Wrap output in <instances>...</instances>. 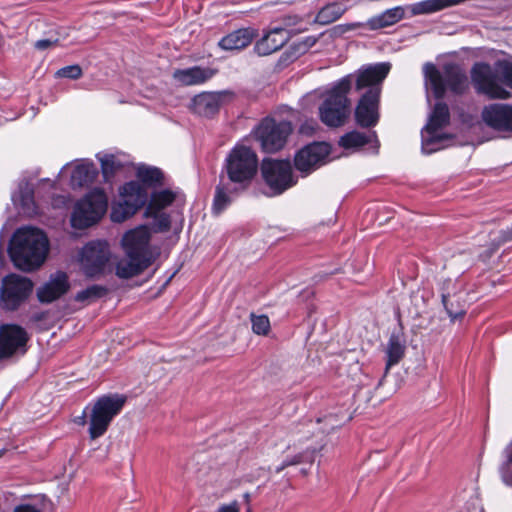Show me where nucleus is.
<instances>
[{"label": "nucleus", "instance_id": "obj_32", "mask_svg": "<svg viewBox=\"0 0 512 512\" xmlns=\"http://www.w3.org/2000/svg\"><path fill=\"white\" fill-rule=\"evenodd\" d=\"M405 345L401 341L400 337L398 335L392 334L389 338L388 345H387V360H386V367L385 372L387 373L389 369L398 364L401 359L405 355Z\"/></svg>", "mask_w": 512, "mask_h": 512}, {"label": "nucleus", "instance_id": "obj_47", "mask_svg": "<svg viewBox=\"0 0 512 512\" xmlns=\"http://www.w3.org/2000/svg\"><path fill=\"white\" fill-rule=\"evenodd\" d=\"M314 43H316V39H314L308 46L307 45H304L303 46V49L301 51V53H304L306 51V49L309 47V46H312Z\"/></svg>", "mask_w": 512, "mask_h": 512}, {"label": "nucleus", "instance_id": "obj_27", "mask_svg": "<svg viewBox=\"0 0 512 512\" xmlns=\"http://www.w3.org/2000/svg\"><path fill=\"white\" fill-rule=\"evenodd\" d=\"M245 191H234V186L226 180H221L215 187L212 210L215 214L222 213L232 202V197L239 196Z\"/></svg>", "mask_w": 512, "mask_h": 512}, {"label": "nucleus", "instance_id": "obj_31", "mask_svg": "<svg viewBox=\"0 0 512 512\" xmlns=\"http://www.w3.org/2000/svg\"><path fill=\"white\" fill-rule=\"evenodd\" d=\"M346 11L347 8L339 2L328 3L318 11L314 21L320 25H328L340 19Z\"/></svg>", "mask_w": 512, "mask_h": 512}, {"label": "nucleus", "instance_id": "obj_18", "mask_svg": "<svg viewBox=\"0 0 512 512\" xmlns=\"http://www.w3.org/2000/svg\"><path fill=\"white\" fill-rule=\"evenodd\" d=\"M389 71V63H377L359 69L355 74H352L355 90L361 91L363 89H376L378 91V96H381V84L387 77Z\"/></svg>", "mask_w": 512, "mask_h": 512}, {"label": "nucleus", "instance_id": "obj_25", "mask_svg": "<svg viewBox=\"0 0 512 512\" xmlns=\"http://www.w3.org/2000/svg\"><path fill=\"white\" fill-rule=\"evenodd\" d=\"M212 76V70L209 68H202L200 66H193L186 69H176L172 74L173 79L184 86L203 84Z\"/></svg>", "mask_w": 512, "mask_h": 512}, {"label": "nucleus", "instance_id": "obj_19", "mask_svg": "<svg viewBox=\"0 0 512 512\" xmlns=\"http://www.w3.org/2000/svg\"><path fill=\"white\" fill-rule=\"evenodd\" d=\"M482 121L487 127L497 132H512V105L492 103L484 106Z\"/></svg>", "mask_w": 512, "mask_h": 512}, {"label": "nucleus", "instance_id": "obj_36", "mask_svg": "<svg viewBox=\"0 0 512 512\" xmlns=\"http://www.w3.org/2000/svg\"><path fill=\"white\" fill-rule=\"evenodd\" d=\"M148 218L154 219L155 232H168L171 228L170 215L165 212H157L156 215H145Z\"/></svg>", "mask_w": 512, "mask_h": 512}, {"label": "nucleus", "instance_id": "obj_14", "mask_svg": "<svg viewBox=\"0 0 512 512\" xmlns=\"http://www.w3.org/2000/svg\"><path fill=\"white\" fill-rule=\"evenodd\" d=\"M28 332L18 324L0 325V360L27 352Z\"/></svg>", "mask_w": 512, "mask_h": 512}, {"label": "nucleus", "instance_id": "obj_11", "mask_svg": "<svg viewBox=\"0 0 512 512\" xmlns=\"http://www.w3.org/2000/svg\"><path fill=\"white\" fill-rule=\"evenodd\" d=\"M108 199L102 189H95L79 200L74 208L71 224L76 229L89 228L106 213Z\"/></svg>", "mask_w": 512, "mask_h": 512}, {"label": "nucleus", "instance_id": "obj_13", "mask_svg": "<svg viewBox=\"0 0 512 512\" xmlns=\"http://www.w3.org/2000/svg\"><path fill=\"white\" fill-rule=\"evenodd\" d=\"M330 153L329 143L314 141L296 151L293 166L303 177H306L325 165Z\"/></svg>", "mask_w": 512, "mask_h": 512}, {"label": "nucleus", "instance_id": "obj_2", "mask_svg": "<svg viewBox=\"0 0 512 512\" xmlns=\"http://www.w3.org/2000/svg\"><path fill=\"white\" fill-rule=\"evenodd\" d=\"M49 251L47 235L39 228L18 229L12 236L8 254L13 265L24 272L37 270Z\"/></svg>", "mask_w": 512, "mask_h": 512}, {"label": "nucleus", "instance_id": "obj_46", "mask_svg": "<svg viewBox=\"0 0 512 512\" xmlns=\"http://www.w3.org/2000/svg\"><path fill=\"white\" fill-rule=\"evenodd\" d=\"M286 468H287L286 462L283 461L279 466L276 467L275 472L277 474L281 473Z\"/></svg>", "mask_w": 512, "mask_h": 512}, {"label": "nucleus", "instance_id": "obj_5", "mask_svg": "<svg viewBox=\"0 0 512 512\" xmlns=\"http://www.w3.org/2000/svg\"><path fill=\"white\" fill-rule=\"evenodd\" d=\"M471 80L480 94L490 99L506 100L511 97L503 85L512 89V62L498 60L494 69L488 63H475L471 69Z\"/></svg>", "mask_w": 512, "mask_h": 512}, {"label": "nucleus", "instance_id": "obj_39", "mask_svg": "<svg viewBox=\"0 0 512 512\" xmlns=\"http://www.w3.org/2000/svg\"><path fill=\"white\" fill-rule=\"evenodd\" d=\"M506 242H502V237L501 235L499 234L497 236V238L493 239L491 242H490V245L489 247L483 252L480 254V257L483 259V260H486V259H489L491 258L495 252L500 248L501 245L505 244Z\"/></svg>", "mask_w": 512, "mask_h": 512}, {"label": "nucleus", "instance_id": "obj_42", "mask_svg": "<svg viewBox=\"0 0 512 512\" xmlns=\"http://www.w3.org/2000/svg\"><path fill=\"white\" fill-rule=\"evenodd\" d=\"M287 467L301 464L305 461L304 453H298L292 457H287L285 460Z\"/></svg>", "mask_w": 512, "mask_h": 512}, {"label": "nucleus", "instance_id": "obj_17", "mask_svg": "<svg viewBox=\"0 0 512 512\" xmlns=\"http://www.w3.org/2000/svg\"><path fill=\"white\" fill-rule=\"evenodd\" d=\"M450 118L451 115L448 105L441 100L437 101L434 104L428 122L424 127V130L429 134V137L423 140V149H426L432 144L452 138V135L447 133L435 134L438 130L449 125Z\"/></svg>", "mask_w": 512, "mask_h": 512}, {"label": "nucleus", "instance_id": "obj_28", "mask_svg": "<svg viewBox=\"0 0 512 512\" xmlns=\"http://www.w3.org/2000/svg\"><path fill=\"white\" fill-rule=\"evenodd\" d=\"M176 198V193L170 189L152 192L145 204L144 215H156L157 212H162L165 208L172 205Z\"/></svg>", "mask_w": 512, "mask_h": 512}, {"label": "nucleus", "instance_id": "obj_30", "mask_svg": "<svg viewBox=\"0 0 512 512\" xmlns=\"http://www.w3.org/2000/svg\"><path fill=\"white\" fill-rule=\"evenodd\" d=\"M372 138L377 140V134L375 131L366 134L358 130H352L341 136L339 145L346 150L361 148L369 144L372 141Z\"/></svg>", "mask_w": 512, "mask_h": 512}, {"label": "nucleus", "instance_id": "obj_24", "mask_svg": "<svg viewBox=\"0 0 512 512\" xmlns=\"http://www.w3.org/2000/svg\"><path fill=\"white\" fill-rule=\"evenodd\" d=\"M257 35L254 28H239L223 36L218 42V47L224 51H240L248 47Z\"/></svg>", "mask_w": 512, "mask_h": 512}, {"label": "nucleus", "instance_id": "obj_1", "mask_svg": "<svg viewBox=\"0 0 512 512\" xmlns=\"http://www.w3.org/2000/svg\"><path fill=\"white\" fill-rule=\"evenodd\" d=\"M137 181L126 182L121 188L122 202L113 204L110 218L121 223L135 215L148 200V188H159L165 185L164 172L156 167L141 165L136 170Z\"/></svg>", "mask_w": 512, "mask_h": 512}, {"label": "nucleus", "instance_id": "obj_3", "mask_svg": "<svg viewBox=\"0 0 512 512\" xmlns=\"http://www.w3.org/2000/svg\"><path fill=\"white\" fill-rule=\"evenodd\" d=\"M151 234L149 229L138 226L127 231L121 240L127 260H121L116 265V275L122 279H130L143 273L154 262L149 247Z\"/></svg>", "mask_w": 512, "mask_h": 512}, {"label": "nucleus", "instance_id": "obj_41", "mask_svg": "<svg viewBox=\"0 0 512 512\" xmlns=\"http://www.w3.org/2000/svg\"><path fill=\"white\" fill-rule=\"evenodd\" d=\"M299 22H301V18L298 16H285L283 18V24H284L283 28L292 30V27L297 25ZM300 31H301L300 29H297V30L293 29V32H300Z\"/></svg>", "mask_w": 512, "mask_h": 512}, {"label": "nucleus", "instance_id": "obj_22", "mask_svg": "<svg viewBox=\"0 0 512 512\" xmlns=\"http://www.w3.org/2000/svg\"><path fill=\"white\" fill-rule=\"evenodd\" d=\"M293 30L275 27L259 39L254 45V51L259 56H267L280 50L289 40Z\"/></svg>", "mask_w": 512, "mask_h": 512}, {"label": "nucleus", "instance_id": "obj_10", "mask_svg": "<svg viewBox=\"0 0 512 512\" xmlns=\"http://www.w3.org/2000/svg\"><path fill=\"white\" fill-rule=\"evenodd\" d=\"M260 172L264 184L269 189L267 195L270 197L282 195L298 182L289 159L264 158Z\"/></svg>", "mask_w": 512, "mask_h": 512}, {"label": "nucleus", "instance_id": "obj_20", "mask_svg": "<svg viewBox=\"0 0 512 512\" xmlns=\"http://www.w3.org/2000/svg\"><path fill=\"white\" fill-rule=\"evenodd\" d=\"M70 289L68 275L63 271H57L52 274L47 282L37 289V299L42 304H50L63 295Z\"/></svg>", "mask_w": 512, "mask_h": 512}, {"label": "nucleus", "instance_id": "obj_23", "mask_svg": "<svg viewBox=\"0 0 512 512\" xmlns=\"http://www.w3.org/2000/svg\"><path fill=\"white\" fill-rule=\"evenodd\" d=\"M440 293L442 304L451 319L461 318L466 314L464 304L460 301L461 297L456 291L455 282L448 278L440 283Z\"/></svg>", "mask_w": 512, "mask_h": 512}, {"label": "nucleus", "instance_id": "obj_43", "mask_svg": "<svg viewBox=\"0 0 512 512\" xmlns=\"http://www.w3.org/2000/svg\"><path fill=\"white\" fill-rule=\"evenodd\" d=\"M217 512H240L238 502L233 501L230 504L222 505Z\"/></svg>", "mask_w": 512, "mask_h": 512}, {"label": "nucleus", "instance_id": "obj_38", "mask_svg": "<svg viewBox=\"0 0 512 512\" xmlns=\"http://www.w3.org/2000/svg\"><path fill=\"white\" fill-rule=\"evenodd\" d=\"M366 24L364 22H352V23H345V24H339L335 25L331 28V36L333 37H341L342 35L359 29V28H365Z\"/></svg>", "mask_w": 512, "mask_h": 512}, {"label": "nucleus", "instance_id": "obj_29", "mask_svg": "<svg viewBox=\"0 0 512 512\" xmlns=\"http://www.w3.org/2000/svg\"><path fill=\"white\" fill-rule=\"evenodd\" d=\"M99 171L93 162H84L76 165L71 174V181L78 187L91 185L97 178Z\"/></svg>", "mask_w": 512, "mask_h": 512}, {"label": "nucleus", "instance_id": "obj_40", "mask_svg": "<svg viewBox=\"0 0 512 512\" xmlns=\"http://www.w3.org/2000/svg\"><path fill=\"white\" fill-rule=\"evenodd\" d=\"M59 44V38L51 36L47 39H40L35 42L34 47L38 50H45Z\"/></svg>", "mask_w": 512, "mask_h": 512}, {"label": "nucleus", "instance_id": "obj_12", "mask_svg": "<svg viewBox=\"0 0 512 512\" xmlns=\"http://www.w3.org/2000/svg\"><path fill=\"white\" fill-rule=\"evenodd\" d=\"M31 279L15 273L8 274L2 280L0 299L6 310L15 311L25 303L33 291Z\"/></svg>", "mask_w": 512, "mask_h": 512}, {"label": "nucleus", "instance_id": "obj_49", "mask_svg": "<svg viewBox=\"0 0 512 512\" xmlns=\"http://www.w3.org/2000/svg\"><path fill=\"white\" fill-rule=\"evenodd\" d=\"M4 450H0V457H2V455L4 454Z\"/></svg>", "mask_w": 512, "mask_h": 512}, {"label": "nucleus", "instance_id": "obj_34", "mask_svg": "<svg viewBox=\"0 0 512 512\" xmlns=\"http://www.w3.org/2000/svg\"><path fill=\"white\" fill-rule=\"evenodd\" d=\"M108 292L109 290L106 286L93 284L88 286L86 289L79 291L75 295V301L81 303H91L105 297Z\"/></svg>", "mask_w": 512, "mask_h": 512}, {"label": "nucleus", "instance_id": "obj_33", "mask_svg": "<svg viewBox=\"0 0 512 512\" xmlns=\"http://www.w3.org/2000/svg\"><path fill=\"white\" fill-rule=\"evenodd\" d=\"M101 172L104 180L109 182L117 172L124 168L123 163L113 154H107L100 159Z\"/></svg>", "mask_w": 512, "mask_h": 512}, {"label": "nucleus", "instance_id": "obj_35", "mask_svg": "<svg viewBox=\"0 0 512 512\" xmlns=\"http://www.w3.org/2000/svg\"><path fill=\"white\" fill-rule=\"evenodd\" d=\"M252 331L256 335L267 336L271 331L270 319L267 315L250 314Z\"/></svg>", "mask_w": 512, "mask_h": 512}, {"label": "nucleus", "instance_id": "obj_9", "mask_svg": "<svg viewBox=\"0 0 512 512\" xmlns=\"http://www.w3.org/2000/svg\"><path fill=\"white\" fill-rule=\"evenodd\" d=\"M126 396L118 393L106 394L94 402L89 422V437L92 440L102 437L108 430L113 419L121 413Z\"/></svg>", "mask_w": 512, "mask_h": 512}, {"label": "nucleus", "instance_id": "obj_26", "mask_svg": "<svg viewBox=\"0 0 512 512\" xmlns=\"http://www.w3.org/2000/svg\"><path fill=\"white\" fill-rule=\"evenodd\" d=\"M405 17V10L401 6H396L390 9H387L380 13L379 15H375L368 19L366 27L372 31L383 29L386 27H390L400 22Z\"/></svg>", "mask_w": 512, "mask_h": 512}, {"label": "nucleus", "instance_id": "obj_37", "mask_svg": "<svg viewBox=\"0 0 512 512\" xmlns=\"http://www.w3.org/2000/svg\"><path fill=\"white\" fill-rule=\"evenodd\" d=\"M83 75L82 68L78 64L68 65L60 68L56 72V76L59 78H68L72 80H77L81 78Z\"/></svg>", "mask_w": 512, "mask_h": 512}, {"label": "nucleus", "instance_id": "obj_16", "mask_svg": "<svg viewBox=\"0 0 512 512\" xmlns=\"http://www.w3.org/2000/svg\"><path fill=\"white\" fill-rule=\"evenodd\" d=\"M380 96L378 91L366 90L359 98L354 109V120L357 126L370 129L375 127L380 119Z\"/></svg>", "mask_w": 512, "mask_h": 512}, {"label": "nucleus", "instance_id": "obj_45", "mask_svg": "<svg viewBox=\"0 0 512 512\" xmlns=\"http://www.w3.org/2000/svg\"><path fill=\"white\" fill-rule=\"evenodd\" d=\"M499 234L502 237V242H506L507 243V242L512 241V223H511L510 227L501 230L499 232Z\"/></svg>", "mask_w": 512, "mask_h": 512}, {"label": "nucleus", "instance_id": "obj_8", "mask_svg": "<svg viewBox=\"0 0 512 512\" xmlns=\"http://www.w3.org/2000/svg\"><path fill=\"white\" fill-rule=\"evenodd\" d=\"M293 130L291 121H278L272 116H266L257 124L253 133L261 150L267 154H274L286 146Z\"/></svg>", "mask_w": 512, "mask_h": 512}, {"label": "nucleus", "instance_id": "obj_6", "mask_svg": "<svg viewBox=\"0 0 512 512\" xmlns=\"http://www.w3.org/2000/svg\"><path fill=\"white\" fill-rule=\"evenodd\" d=\"M353 86V75L348 74L336 81L319 107V117L328 127L343 126L351 114V100L348 97Z\"/></svg>", "mask_w": 512, "mask_h": 512}, {"label": "nucleus", "instance_id": "obj_7", "mask_svg": "<svg viewBox=\"0 0 512 512\" xmlns=\"http://www.w3.org/2000/svg\"><path fill=\"white\" fill-rule=\"evenodd\" d=\"M424 77L430 85L435 99L442 100L447 88L455 95H462L468 89V80L465 72L455 63L443 66V73L435 64L428 62L423 67Z\"/></svg>", "mask_w": 512, "mask_h": 512}, {"label": "nucleus", "instance_id": "obj_4", "mask_svg": "<svg viewBox=\"0 0 512 512\" xmlns=\"http://www.w3.org/2000/svg\"><path fill=\"white\" fill-rule=\"evenodd\" d=\"M256 152L245 145H235L227 154L220 173L221 180L234 186V191H247L258 172Z\"/></svg>", "mask_w": 512, "mask_h": 512}, {"label": "nucleus", "instance_id": "obj_15", "mask_svg": "<svg viewBox=\"0 0 512 512\" xmlns=\"http://www.w3.org/2000/svg\"><path fill=\"white\" fill-rule=\"evenodd\" d=\"M109 258V244L106 241L98 240L87 243L81 254V263L85 274L88 277L102 274Z\"/></svg>", "mask_w": 512, "mask_h": 512}, {"label": "nucleus", "instance_id": "obj_50", "mask_svg": "<svg viewBox=\"0 0 512 512\" xmlns=\"http://www.w3.org/2000/svg\"><path fill=\"white\" fill-rule=\"evenodd\" d=\"M247 500H249V494H245Z\"/></svg>", "mask_w": 512, "mask_h": 512}, {"label": "nucleus", "instance_id": "obj_44", "mask_svg": "<svg viewBox=\"0 0 512 512\" xmlns=\"http://www.w3.org/2000/svg\"><path fill=\"white\" fill-rule=\"evenodd\" d=\"M13 512H40V510L31 504H21L16 506Z\"/></svg>", "mask_w": 512, "mask_h": 512}, {"label": "nucleus", "instance_id": "obj_21", "mask_svg": "<svg viewBox=\"0 0 512 512\" xmlns=\"http://www.w3.org/2000/svg\"><path fill=\"white\" fill-rule=\"evenodd\" d=\"M230 94L228 91L200 93L192 99V110L200 116L213 117L219 112L225 97Z\"/></svg>", "mask_w": 512, "mask_h": 512}, {"label": "nucleus", "instance_id": "obj_48", "mask_svg": "<svg viewBox=\"0 0 512 512\" xmlns=\"http://www.w3.org/2000/svg\"><path fill=\"white\" fill-rule=\"evenodd\" d=\"M85 422H86V421H85V415H83V416L79 419V422H78V423L83 425V424H85Z\"/></svg>", "mask_w": 512, "mask_h": 512}]
</instances>
